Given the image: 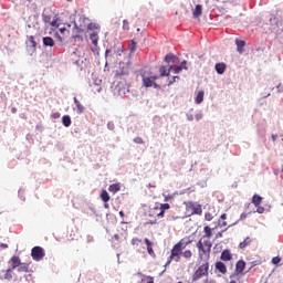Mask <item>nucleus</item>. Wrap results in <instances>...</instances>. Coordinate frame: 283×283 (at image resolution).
I'll list each match as a JSON object with an SVG mask.
<instances>
[{
    "label": "nucleus",
    "instance_id": "f257e3e1",
    "mask_svg": "<svg viewBox=\"0 0 283 283\" xmlns=\"http://www.w3.org/2000/svg\"><path fill=\"white\" fill-rule=\"evenodd\" d=\"M189 244H191L190 239H181L179 242H177L170 250V255L167 259L166 266H169L171 262H180V258L182 256V251H185V249H187Z\"/></svg>",
    "mask_w": 283,
    "mask_h": 283
},
{
    "label": "nucleus",
    "instance_id": "f03ea898",
    "mask_svg": "<svg viewBox=\"0 0 283 283\" xmlns=\"http://www.w3.org/2000/svg\"><path fill=\"white\" fill-rule=\"evenodd\" d=\"M196 247L198 249L199 260L209 262V260H211V248L213 247L211 240L206 239L202 241V239H200Z\"/></svg>",
    "mask_w": 283,
    "mask_h": 283
},
{
    "label": "nucleus",
    "instance_id": "7ed1b4c3",
    "mask_svg": "<svg viewBox=\"0 0 283 283\" xmlns=\"http://www.w3.org/2000/svg\"><path fill=\"white\" fill-rule=\"evenodd\" d=\"M202 277H209V261L201 264L192 274V282H198Z\"/></svg>",
    "mask_w": 283,
    "mask_h": 283
},
{
    "label": "nucleus",
    "instance_id": "20e7f679",
    "mask_svg": "<svg viewBox=\"0 0 283 283\" xmlns=\"http://www.w3.org/2000/svg\"><path fill=\"white\" fill-rule=\"evenodd\" d=\"M188 216H202V206L198 202L186 201L184 202Z\"/></svg>",
    "mask_w": 283,
    "mask_h": 283
},
{
    "label": "nucleus",
    "instance_id": "39448f33",
    "mask_svg": "<svg viewBox=\"0 0 283 283\" xmlns=\"http://www.w3.org/2000/svg\"><path fill=\"white\" fill-rule=\"evenodd\" d=\"M142 78L144 87H158V84H156V81L159 78L158 75H151V73L146 71L142 74Z\"/></svg>",
    "mask_w": 283,
    "mask_h": 283
},
{
    "label": "nucleus",
    "instance_id": "423d86ee",
    "mask_svg": "<svg viewBox=\"0 0 283 283\" xmlns=\"http://www.w3.org/2000/svg\"><path fill=\"white\" fill-rule=\"evenodd\" d=\"M31 256L35 262H41L45 258V250L41 247H34L31 250Z\"/></svg>",
    "mask_w": 283,
    "mask_h": 283
},
{
    "label": "nucleus",
    "instance_id": "0eeeda50",
    "mask_svg": "<svg viewBox=\"0 0 283 283\" xmlns=\"http://www.w3.org/2000/svg\"><path fill=\"white\" fill-rule=\"evenodd\" d=\"M244 269H247V262L242 260L238 261L232 275H235L237 277H244Z\"/></svg>",
    "mask_w": 283,
    "mask_h": 283
},
{
    "label": "nucleus",
    "instance_id": "6e6552de",
    "mask_svg": "<svg viewBox=\"0 0 283 283\" xmlns=\"http://www.w3.org/2000/svg\"><path fill=\"white\" fill-rule=\"evenodd\" d=\"M252 205H254V207H256V213H264V211H266V209H264V207L260 206V205H262V197L260 195H254L252 197Z\"/></svg>",
    "mask_w": 283,
    "mask_h": 283
},
{
    "label": "nucleus",
    "instance_id": "1a4fd4ad",
    "mask_svg": "<svg viewBox=\"0 0 283 283\" xmlns=\"http://www.w3.org/2000/svg\"><path fill=\"white\" fill-rule=\"evenodd\" d=\"M145 244H146V249H147V253L151 256V258H156V252H154V241H150L148 238H146L144 240Z\"/></svg>",
    "mask_w": 283,
    "mask_h": 283
},
{
    "label": "nucleus",
    "instance_id": "9d476101",
    "mask_svg": "<svg viewBox=\"0 0 283 283\" xmlns=\"http://www.w3.org/2000/svg\"><path fill=\"white\" fill-rule=\"evenodd\" d=\"M214 269H216V271L221 273V275H227V264H224V262H222V261L216 262Z\"/></svg>",
    "mask_w": 283,
    "mask_h": 283
},
{
    "label": "nucleus",
    "instance_id": "9b49d317",
    "mask_svg": "<svg viewBox=\"0 0 283 283\" xmlns=\"http://www.w3.org/2000/svg\"><path fill=\"white\" fill-rule=\"evenodd\" d=\"M220 260L222 262H231V260H233V255L231 254V250H223L221 252V256H220Z\"/></svg>",
    "mask_w": 283,
    "mask_h": 283
},
{
    "label": "nucleus",
    "instance_id": "f8f14e48",
    "mask_svg": "<svg viewBox=\"0 0 283 283\" xmlns=\"http://www.w3.org/2000/svg\"><path fill=\"white\" fill-rule=\"evenodd\" d=\"M12 269L0 271V280H7L10 282V280H12Z\"/></svg>",
    "mask_w": 283,
    "mask_h": 283
},
{
    "label": "nucleus",
    "instance_id": "ddd939ff",
    "mask_svg": "<svg viewBox=\"0 0 283 283\" xmlns=\"http://www.w3.org/2000/svg\"><path fill=\"white\" fill-rule=\"evenodd\" d=\"M101 200H103L105 209H109V203L107 202L111 200V197L107 190H102Z\"/></svg>",
    "mask_w": 283,
    "mask_h": 283
},
{
    "label": "nucleus",
    "instance_id": "4468645a",
    "mask_svg": "<svg viewBox=\"0 0 283 283\" xmlns=\"http://www.w3.org/2000/svg\"><path fill=\"white\" fill-rule=\"evenodd\" d=\"M10 262H11V270L14 271V269H17L18 266H20L22 263H21V258L17 256V255H13L11 259H10Z\"/></svg>",
    "mask_w": 283,
    "mask_h": 283
},
{
    "label": "nucleus",
    "instance_id": "2eb2a0df",
    "mask_svg": "<svg viewBox=\"0 0 283 283\" xmlns=\"http://www.w3.org/2000/svg\"><path fill=\"white\" fill-rule=\"evenodd\" d=\"M90 40L94 48H98V31H93L90 33Z\"/></svg>",
    "mask_w": 283,
    "mask_h": 283
},
{
    "label": "nucleus",
    "instance_id": "dca6fc26",
    "mask_svg": "<svg viewBox=\"0 0 283 283\" xmlns=\"http://www.w3.org/2000/svg\"><path fill=\"white\" fill-rule=\"evenodd\" d=\"M117 90L119 92V94H127V92H129V85L127 83H123V82H119L117 84Z\"/></svg>",
    "mask_w": 283,
    "mask_h": 283
},
{
    "label": "nucleus",
    "instance_id": "f3484780",
    "mask_svg": "<svg viewBox=\"0 0 283 283\" xmlns=\"http://www.w3.org/2000/svg\"><path fill=\"white\" fill-rule=\"evenodd\" d=\"M74 104H75V112L76 114H83V112H85V106H83V104H81V102L74 97Z\"/></svg>",
    "mask_w": 283,
    "mask_h": 283
},
{
    "label": "nucleus",
    "instance_id": "a211bd4d",
    "mask_svg": "<svg viewBox=\"0 0 283 283\" xmlns=\"http://www.w3.org/2000/svg\"><path fill=\"white\" fill-rule=\"evenodd\" d=\"M217 74H223L227 72V64L224 62L217 63L214 66Z\"/></svg>",
    "mask_w": 283,
    "mask_h": 283
},
{
    "label": "nucleus",
    "instance_id": "6ab92c4d",
    "mask_svg": "<svg viewBox=\"0 0 283 283\" xmlns=\"http://www.w3.org/2000/svg\"><path fill=\"white\" fill-rule=\"evenodd\" d=\"M203 237L201 238V240H205V238H206V240H209L212 235H213V230L211 229V227H209V226H206L205 228H203Z\"/></svg>",
    "mask_w": 283,
    "mask_h": 283
},
{
    "label": "nucleus",
    "instance_id": "aec40b11",
    "mask_svg": "<svg viewBox=\"0 0 283 283\" xmlns=\"http://www.w3.org/2000/svg\"><path fill=\"white\" fill-rule=\"evenodd\" d=\"M169 209H171V206L169 203H161L156 210L159 211V216H165V211Z\"/></svg>",
    "mask_w": 283,
    "mask_h": 283
},
{
    "label": "nucleus",
    "instance_id": "412c9836",
    "mask_svg": "<svg viewBox=\"0 0 283 283\" xmlns=\"http://www.w3.org/2000/svg\"><path fill=\"white\" fill-rule=\"evenodd\" d=\"M123 76H129V66L123 67L120 72H117L115 77L123 78Z\"/></svg>",
    "mask_w": 283,
    "mask_h": 283
},
{
    "label": "nucleus",
    "instance_id": "4be33fe9",
    "mask_svg": "<svg viewBox=\"0 0 283 283\" xmlns=\"http://www.w3.org/2000/svg\"><path fill=\"white\" fill-rule=\"evenodd\" d=\"M157 209H158V206H155L153 209H150L149 216H153V218H165V214H159L160 211Z\"/></svg>",
    "mask_w": 283,
    "mask_h": 283
},
{
    "label": "nucleus",
    "instance_id": "5701e85b",
    "mask_svg": "<svg viewBox=\"0 0 283 283\" xmlns=\"http://www.w3.org/2000/svg\"><path fill=\"white\" fill-rule=\"evenodd\" d=\"M18 273H30V265L28 263H22L17 268Z\"/></svg>",
    "mask_w": 283,
    "mask_h": 283
},
{
    "label": "nucleus",
    "instance_id": "b1692460",
    "mask_svg": "<svg viewBox=\"0 0 283 283\" xmlns=\"http://www.w3.org/2000/svg\"><path fill=\"white\" fill-rule=\"evenodd\" d=\"M192 14L195 19H199V17H202V4H197Z\"/></svg>",
    "mask_w": 283,
    "mask_h": 283
},
{
    "label": "nucleus",
    "instance_id": "393cba45",
    "mask_svg": "<svg viewBox=\"0 0 283 283\" xmlns=\"http://www.w3.org/2000/svg\"><path fill=\"white\" fill-rule=\"evenodd\" d=\"M43 45H45V48H54V39L51 36L43 38Z\"/></svg>",
    "mask_w": 283,
    "mask_h": 283
},
{
    "label": "nucleus",
    "instance_id": "a878e982",
    "mask_svg": "<svg viewBox=\"0 0 283 283\" xmlns=\"http://www.w3.org/2000/svg\"><path fill=\"white\" fill-rule=\"evenodd\" d=\"M251 242H253V240H251V237L245 238V239L239 244V249L244 250L247 247H251Z\"/></svg>",
    "mask_w": 283,
    "mask_h": 283
},
{
    "label": "nucleus",
    "instance_id": "bb28decb",
    "mask_svg": "<svg viewBox=\"0 0 283 283\" xmlns=\"http://www.w3.org/2000/svg\"><path fill=\"white\" fill-rule=\"evenodd\" d=\"M202 101H205V91H199L195 98V103L197 105H200V103H202Z\"/></svg>",
    "mask_w": 283,
    "mask_h": 283
},
{
    "label": "nucleus",
    "instance_id": "cd10ccee",
    "mask_svg": "<svg viewBox=\"0 0 283 283\" xmlns=\"http://www.w3.org/2000/svg\"><path fill=\"white\" fill-rule=\"evenodd\" d=\"M108 191L111 193H118L120 191V185L119 184H113L108 187Z\"/></svg>",
    "mask_w": 283,
    "mask_h": 283
},
{
    "label": "nucleus",
    "instance_id": "c85d7f7f",
    "mask_svg": "<svg viewBox=\"0 0 283 283\" xmlns=\"http://www.w3.org/2000/svg\"><path fill=\"white\" fill-rule=\"evenodd\" d=\"M132 247H134V249H138V247H140V244H143V239H138V238H133L130 241Z\"/></svg>",
    "mask_w": 283,
    "mask_h": 283
},
{
    "label": "nucleus",
    "instance_id": "c756f323",
    "mask_svg": "<svg viewBox=\"0 0 283 283\" xmlns=\"http://www.w3.org/2000/svg\"><path fill=\"white\" fill-rule=\"evenodd\" d=\"M62 123L64 127H70V125H72V118L70 117V115H64L62 117Z\"/></svg>",
    "mask_w": 283,
    "mask_h": 283
},
{
    "label": "nucleus",
    "instance_id": "7c9ffc66",
    "mask_svg": "<svg viewBox=\"0 0 283 283\" xmlns=\"http://www.w3.org/2000/svg\"><path fill=\"white\" fill-rule=\"evenodd\" d=\"M181 255L185 260H191V258H193V252L191 250H185L184 252L181 251Z\"/></svg>",
    "mask_w": 283,
    "mask_h": 283
},
{
    "label": "nucleus",
    "instance_id": "2f4dec72",
    "mask_svg": "<svg viewBox=\"0 0 283 283\" xmlns=\"http://www.w3.org/2000/svg\"><path fill=\"white\" fill-rule=\"evenodd\" d=\"M87 30H90L91 32H101V28L96 23H90L87 25Z\"/></svg>",
    "mask_w": 283,
    "mask_h": 283
},
{
    "label": "nucleus",
    "instance_id": "473e14b6",
    "mask_svg": "<svg viewBox=\"0 0 283 283\" xmlns=\"http://www.w3.org/2000/svg\"><path fill=\"white\" fill-rule=\"evenodd\" d=\"M169 72H174V74H180L182 72V66L171 65L169 67Z\"/></svg>",
    "mask_w": 283,
    "mask_h": 283
},
{
    "label": "nucleus",
    "instance_id": "72a5a7b5",
    "mask_svg": "<svg viewBox=\"0 0 283 283\" xmlns=\"http://www.w3.org/2000/svg\"><path fill=\"white\" fill-rule=\"evenodd\" d=\"M235 43L238 52H242V48L247 45V42H244L243 40H237Z\"/></svg>",
    "mask_w": 283,
    "mask_h": 283
},
{
    "label": "nucleus",
    "instance_id": "f704fd0d",
    "mask_svg": "<svg viewBox=\"0 0 283 283\" xmlns=\"http://www.w3.org/2000/svg\"><path fill=\"white\" fill-rule=\"evenodd\" d=\"M165 61H166V63H176V55H174V54H167L166 56H165Z\"/></svg>",
    "mask_w": 283,
    "mask_h": 283
},
{
    "label": "nucleus",
    "instance_id": "c9c22d12",
    "mask_svg": "<svg viewBox=\"0 0 283 283\" xmlns=\"http://www.w3.org/2000/svg\"><path fill=\"white\" fill-rule=\"evenodd\" d=\"M229 283H242V277L241 276H235L234 274H231Z\"/></svg>",
    "mask_w": 283,
    "mask_h": 283
},
{
    "label": "nucleus",
    "instance_id": "e433bc0d",
    "mask_svg": "<svg viewBox=\"0 0 283 283\" xmlns=\"http://www.w3.org/2000/svg\"><path fill=\"white\" fill-rule=\"evenodd\" d=\"M169 69H168V72H167V66H160L159 67V73H160V76H169Z\"/></svg>",
    "mask_w": 283,
    "mask_h": 283
},
{
    "label": "nucleus",
    "instance_id": "4c0bfd02",
    "mask_svg": "<svg viewBox=\"0 0 283 283\" xmlns=\"http://www.w3.org/2000/svg\"><path fill=\"white\" fill-rule=\"evenodd\" d=\"M28 42H29V45H31V48H36V41H34V36L31 35L28 38Z\"/></svg>",
    "mask_w": 283,
    "mask_h": 283
},
{
    "label": "nucleus",
    "instance_id": "58836bf2",
    "mask_svg": "<svg viewBox=\"0 0 283 283\" xmlns=\"http://www.w3.org/2000/svg\"><path fill=\"white\" fill-rule=\"evenodd\" d=\"M42 21H44L45 23H52V17L48 14H42Z\"/></svg>",
    "mask_w": 283,
    "mask_h": 283
},
{
    "label": "nucleus",
    "instance_id": "ea45409f",
    "mask_svg": "<svg viewBox=\"0 0 283 283\" xmlns=\"http://www.w3.org/2000/svg\"><path fill=\"white\" fill-rule=\"evenodd\" d=\"M205 220H207V222H211V220H213V213L206 212L205 213Z\"/></svg>",
    "mask_w": 283,
    "mask_h": 283
},
{
    "label": "nucleus",
    "instance_id": "a19ab883",
    "mask_svg": "<svg viewBox=\"0 0 283 283\" xmlns=\"http://www.w3.org/2000/svg\"><path fill=\"white\" fill-rule=\"evenodd\" d=\"M60 33L63 36H67L70 34V30H67L65 27H63V28H60Z\"/></svg>",
    "mask_w": 283,
    "mask_h": 283
},
{
    "label": "nucleus",
    "instance_id": "79ce46f5",
    "mask_svg": "<svg viewBox=\"0 0 283 283\" xmlns=\"http://www.w3.org/2000/svg\"><path fill=\"white\" fill-rule=\"evenodd\" d=\"M51 28H59V18L52 20L50 22Z\"/></svg>",
    "mask_w": 283,
    "mask_h": 283
},
{
    "label": "nucleus",
    "instance_id": "37998d69",
    "mask_svg": "<svg viewBox=\"0 0 283 283\" xmlns=\"http://www.w3.org/2000/svg\"><path fill=\"white\" fill-rule=\"evenodd\" d=\"M136 45H137L136 40H132V44L129 46L130 52H136Z\"/></svg>",
    "mask_w": 283,
    "mask_h": 283
},
{
    "label": "nucleus",
    "instance_id": "c03bdc74",
    "mask_svg": "<svg viewBox=\"0 0 283 283\" xmlns=\"http://www.w3.org/2000/svg\"><path fill=\"white\" fill-rule=\"evenodd\" d=\"M134 143H136L137 145H144L145 140H143L142 137H136V138H134Z\"/></svg>",
    "mask_w": 283,
    "mask_h": 283
},
{
    "label": "nucleus",
    "instance_id": "a18cd8bd",
    "mask_svg": "<svg viewBox=\"0 0 283 283\" xmlns=\"http://www.w3.org/2000/svg\"><path fill=\"white\" fill-rule=\"evenodd\" d=\"M280 262H282V258H280V256H274L272 259V264H280Z\"/></svg>",
    "mask_w": 283,
    "mask_h": 283
},
{
    "label": "nucleus",
    "instance_id": "49530a36",
    "mask_svg": "<svg viewBox=\"0 0 283 283\" xmlns=\"http://www.w3.org/2000/svg\"><path fill=\"white\" fill-rule=\"evenodd\" d=\"M123 30H126V31L129 30V22L127 20L123 21Z\"/></svg>",
    "mask_w": 283,
    "mask_h": 283
},
{
    "label": "nucleus",
    "instance_id": "de8ad7c7",
    "mask_svg": "<svg viewBox=\"0 0 283 283\" xmlns=\"http://www.w3.org/2000/svg\"><path fill=\"white\" fill-rule=\"evenodd\" d=\"M143 282L154 283V277H151V276H146V277L143 279Z\"/></svg>",
    "mask_w": 283,
    "mask_h": 283
},
{
    "label": "nucleus",
    "instance_id": "09e8293b",
    "mask_svg": "<svg viewBox=\"0 0 283 283\" xmlns=\"http://www.w3.org/2000/svg\"><path fill=\"white\" fill-rule=\"evenodd\" d=\"M179 67H182V70H187V61L181 62V65Z\"/></svg>",
    "mask_w": 283,
    "mask_h": 283
},
{
    "label": "nucleus",
    "instance_id": "8fccbe9b",
    "mask_svg": "<svg viewBox=\"0 0 283 283\" xmlns=\"http://www.w3.org/2000/svg\"><path fill=\"white\" fill-rule=\"evenodd\" d=\"M176 78H180L179 76H174L172 80H170L169 85H171L172 83H176Z\"/></svg>",
    "mask_w": 283,
    "mask_h": 283
},
{
    "label": "nucleus",
    "instance_id": "3c124183",
    "mask_svg": "<svg viewBox=\"0 0 283 283\" xmlns=\"http://www.w3.org/2000/svg\"><path fill=\"white\" fill-rule=\"evenodd\" d=\"M1 249H8V244H6V243H0V251H1Z\"/></svg>",
    "mask_w": 283,
    "mask_h": 283
},
{
    "label": "nucleus",
    "instance_id": "603ef678",
    "mask_svg": "<svg viewBox=\"0 0 283 283\" xmlns=\"http://www.w3.org/2000/svg\"><path fill=\"white\" fill-rule=\"evenodd\" d=\"M171 198H174V197H171V196H166V197H165V202H169V200H171Z\"/></svg>",
    "mask_w": 283,
    "mask_h": 283
},
{
    "label": "nucleus",
    "instance_id": "864d4df0",
    "mask_svg": "<svg viewBox=\"0 0 283 283\" xmlns=\"http://www.w3.org/2000/svg\"><path fill=\"white\" fill-rule=\"evenodd\" d=\"M111 53H112V50H109V49L106 50V51H105V56L109 55Z\"/></svg>",
    "mask_w": 283,
    "mask_h": 283
},
{
    "label": "nucleus",
    "instance_id": "5fc2aeb1",
    "mask_svg": "<svg viewBox=\"0 0 283 283\" xmlns=\"http://www.w3.org/2000/svg\"><path fill=\"white\" fill-rule=\"evenodd\" d=\"M272 140L275 143V140H277V135H272Z\"/></svg>",
    "mask_w": 283,
    "mask_h": 283
},
{
    "label": "nucleus",
    "instance_id": "6e6d98bb",
    "mask_svg": "<svg viewBox=\"0 0 283 283\" xmlns=\"http://www.w3.org/2000/svg\"><path fill=\"white\" fill-rule=\"evenodd\" d=\"M11 113H12V114H17V107H12V108H11Z\"/></svg>",
    "mask_w": 283,
    "mask_h": 283
},
{
    "label": "nucleus",
    "instance_id": "4d7b16f0",
    "mask_svg": "<svg viewBox=\"0 0 283 283\" xmlns=\"http://www.w3.org/2000/svg\"><path fill=\"white\" fill-rule=\"evenodd\" d=\"M221 220H227V213L221 214Z\"/></svg>",
    "mask_w": 283,
    "mask_h": 283
},
{
    "label": "nucleus",
    "instance_id": "13d9d810",
    "mask_svg": "<svg viewBox=\"0 0 283 283\" xmlns=\"http://www.w3.org/2000/svg\"><path fill=\"white\" fill-rule=\"evenodd\" d=\"M114 239L115 240H120V235L119 234H114Z\"/></svg>",
    "mask_w": 283,
    "mask_h": 283
},
{
    "label": "nucleus",
    "instance_id": "bf43d9fd",
    "mask_svg": "<svg viewBox=\"0 0 283 283\" xmlns=\"http://www.w3.org/2000/svg\"><path fill=\"white\" fill-rule=\"evenodd\" d=\"M119 216H120V218H125V212L124 211H119Z\"/></svg>",
    "mask_w": 283,
    "mask_h": 283
},
{
    "label": "nucleus",
    "instance_id": "052dcab7",
    "mask_svg": "<svg viewBox=\"0 0 283 283\" xmlns=\"http://www.w3.org/2000/svg\"><path fill=\"white\" fill-rule=\"evenodd\" d=\"M56 36L61 42H63V38L61 35L56 34Z\"/></svg>",
    "mask_w": 283,
    "mask_h": 283
},
{
    "label": "nucleus",
    "instance_id": "680f3d73",
    "mask_svg": "<svg viewBox=\"0 0 283 283\" xmlns=\"http://www.w3.org/2000/svg\"><path fill=\"white\" fill-rule=\"evenodd\" d=\"M108 128L114 129V125L108 124Z\"/></svg>",
    "mask_w": 283,
    "mask_h": 283
},
{
    "label": "nucleus",
    "instance_id": "e2e57ef3",
    "mask_svg": "<svg viewBox=\"0 0 283 283\" xmlns=\"http://www.w3.org/2000/svg\"><path fill=\"white\" fill-rule=\"evenodd\" d=\"M201 116L200 115H197V120H200Z\"/></svg>",
    "mask_w": 283,
    "mask_h": 283
},
{
    "label": "nucleus",
    "instance_id": "0e129e2a",
    "mask_svg": "<svg viewBox=\"0 0 283 283\" xmlns=\"http://www.w3.org/2000/svg\"><path fill=\"white\" fill-rule=\"evenodd\" d=\"M221 227H227V222H223V223L221 224Z\"/></svg>",
    "mask_w": 283,
    "mask_h": 283
},
{
    "label": "nucleus",
    "instance_id": "69168bd1",
    "mask_svg": "<svg viewBox=\"0 0 283 283\" xmlns=\"http://www.w3.org/2000/svg\"><path fill=\"white\" fill-rule=\"evenodd\" d=\"M241 218H247V214H242Z\"/></svg>",
    "mask_w": 283,
    "mask_h": 283
},
{
    "label": "nucleus",
    "instance_id": "338daca9",
    "mask_svg": "<svg viewBox=\"0 0 283 283\" xmlns=\"http://www.w3.org/2000/svg\"><path fill=\"white\" fill-rule=\"evenodd\" d=\"M97 92H101V87L97 88Z\"/></svg>",
    "mask_w": 283,
    "mask_h": 283
},
{
    "label": "nucleus",
    "instance_id": "774afa93",
    "mask_svg": "<svg viewBox=\"0 0 283 283\" xmlns=\"http://www.w3.org/2000/svg\"><path fill=\"white\" fill-rule=\"evenodd\" d=\"M151 224H156V221H153Z\"/></svg>",
    "mask_w": 283,
    "mask_h": 283
}]
</instances>
